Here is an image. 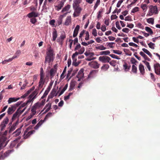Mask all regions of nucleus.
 I'll list each match as a JSON object with an SVG mask.
<instances>
[{"mask_svg":"<svg viewBox=\"0 0 160 160\" xmlns=\"http://www.w3.org/2000/svg\"><path fill=\"white\" fill-rule=\"evenodd\" d=\"M8 132V130H5L2 134L0 132V150L4 148L7 145L8 140L6 136Z\"/></svg>","mask_w":160,"mask_h":160,"instance_id":"f257e3e1","label":"nucleus"},{"mask_svg":"<svg viewBox=\"0 0 160 160\" xmlns=\"http://www.w3.org/2000/svg\"><path fill=\"white\" fill-rule=\"evenodd\" d=\"M53 50L51 47L50 46L46 52L44 63H46L47 62L50 63L51 62L53 61Z\"/></svg>","mask_w":160,"mask_h":160,"instance_id":"f03ea898","label":"nucleus"},{"mask_svg":"<svg viewBox=\"0 0 160 160\" xmlns=\"http://www.w3.org/2000/svg\"><path fill=\"white\" fill-rule=\"evenodd\" d=\"M45 73L43 71V68H41L40 72V80L39 82L38 87L42 88L44 84L45 80H44Z\"/></svg>","mask_w":160,"mask_h":160,"instance_id":"7ed1b4c3","label":"nucleus"},{"mask_svg":"<svg viewBox=\"0 0 160 160\" xmlns=\"http://www.w3.org/2000/svg\"><path fill=\"white\" fill-rule=\"evenodd\" d=\"M149 10L147 16H151L153 14H157L158 13V8L156 6L151 5L149 7Z\"/></svg>","mask_w":160,"mask_h":160,"instance_id":"20e7f679","label":"nucleus"},{"mask_svg":"<svg viewBox=\"0 0 160 160\" xmlns=\"http://www.w3.org/2000/svg\"><path fill=\"white\" fill-rule=\"evenodd\" d=\"M41 107V106L39 103V102H37L34 104L32 108L31 111L32 114V115H30V117L29 118H32L36 114V110L37 109H39Z\"/></svg>","mask_w":160,"mask_h":160,"instance_id":"39448f33","label":"nucleus"},{"mask_svg":"<svg viewBox=\"0 0 160 160\" xmlns=\"http://www.w3.org/2000/svg\"><path fill=\"white\" fill-rule=\"evenodd\" d=\"M8 122L9 118L8 117H6L5 118L3 119L0 124V129L1 131L5 129Z\"/></svg>","mask_w":160,"mask_h":160,"instance_id":"423d86ee","label":"nucleus"},{"mask_svg":"<svg viewBox=\"0 0 160 160\" xmlns=\"http://www.w3.org/2000/svg\"><path fill=\"white\" fill-rule=\"evenodd\" d=\"M74 10V12L73 14V17H76L79 16L82 10L80 7L73 8Z\"/></svg>","mask_w":160,"mask_h":160,"instance_id":"0eeeda50","label":"nucleus"},{"mask_svg":"<svg viewBox=\"0 0 160 160\" xmlns=\"http://www.w3.org/2000/svg\"><path fill=\"white\" fill-rule=\"evenodd\" d=\"M13 151V150H8L4 153H1L0 154V159H4L8 157Z\"/></svg>","mask_w":160,"mask_h":160,"instance_id":"6e6552de","label":"nucleus"},{"mask_svg":"<svg viewBox=\"0 0 160 160\" xmlns=\"http://www.w3.org/2000/svg\"><path fill=\"white\" fill-rule=\"evenodd\" d=\"M98 60L102 63H106L109 62L111 60L110 57L107 56H100Z\"/></svg>","mask_w":160,"mask_h":160,"instance_id":"1a4fd4ad","label":"nucleus"},{"mask_svg":"<svg viewBox=\"0 0 160 160\" xmlns=\"http://www.w3.org/2000/svg\"><path fill=\"white\" fill-rule=\"evenodd\" d=\"M88 65L93 68L98 69L99 67L100 64H99L97 61H94L89 62Z\"/></svg>","mask_w":160,"mask_h":160,"instance_id":"9d476101","label":"nucleus"},{"mask_svg":"<svg viewBox=\"0 0 160 160\" xmlns=\"http://www.w3.org/2000/svg\"><path fill=\"white\" fill-rule=\"evenodd\" d=\"M35 132L34 130H32L28 132V130L26 129L24 131L23 134L24 138L27 139L31 135Z\"/></svg>","mask_w":160,"mask_h":160,"instance_id":"9b49d317","label":"nucleus"},{"mask_svg":"<svg viewBox=\"0 0 160 160\" xmlns=\"http://www.w3.org/2000/svg\"><path fill=\"white\" fill-rule=\"evenodd\" d=\"M16 106L15 105H12L9 107L7 113L9 115L12 114L16 110Z\"/></svg>","mask_w":160,"mask_h":160,"instance_id":"f8f14e48","label":"nucleus"},{"mask_svg":"<svg viewBox=\"0 0 160 160\" xmlns=\"http://www.w3.org/2000/svg\"><path fill=\"white\" fill-rule=\"evenodd\" d=\"M39 14L37 12L32 11L31 12L28 14L27 15V16L29 18H31L33 17L36 18L38 16Z\"/></svg>","mask_w":160,"mask_h":160,"instance_id":"ddd939ff","label":"nucleus"},{"mask_svg":"<svg viewBox=\"0 0 160 160\" xmlns=\"http://www.w3.org/2000/svg\"><path fill=\"white\" fill-rule=\"evenodd\" d=\"M51 104L52 103L51 102H49L48 104H47L44 107V108L43 110H42L41 111V112H42L44 111V110L46 108V109L45 110V112L43 113H45L47 112H48V111H49V110L51 108Z\"/></svg>","mask_w":160,"mask_h":160,"instance_id":"4468645a","label":"nucleus"},{"mask_svg":"<svg viewBox=\"0 0 160 160\" xmlns=\"http://www.w3.org/2000/svg\"><path fill=\"white\" fill-rule=\"evenodd\" d=\"M23 126H21L20 128L17 129L16 131L14 132L12 134L13 136L17 137L21 133V130Z\"/></svg>","mask_w":160,"mask_h":160,"instance_id":"2eb2a0df","label":"nucleus"},{"mask_svg":"<svg viewBox=\"0 0 160 160\" xmlns=\"http://www.w3.org/2000/svg\"><path fill=\"white\" fill-rule=\"evenodd\" d=\"M20 108H18L16 112L13 114L12 118V121L14 120L17 117H18L20 115H19V109Z\"/></svg>","mask_w":160,"mask_h":160,"instance_id":"dca6fc26","label":"nucleus"},{"mask_svg":"<svg viewBox=\"0 0 160 160\" xmlns=\"http://www.w3.org/2000/svg\"><path fill=\"white\" fill-rule=\"evenodd\" d=\"M80 27L79 25H77L74 31L73 36L74 38L76 37L78 34V31Z\"/></svg>","mask_w":160,"mask_h":160,"instance_id":"f3484780","label":"nucleus"},{"mask_svg":"<svg viewBox=\"0 0 160 160\" xmlns=\"http://www.w3.org/2000/svg\"><path fill=\"white\" fill-rule=\"evenodd\" d=\"M71 22V16H68L66 18L64 22V24L66 26L69 25Z\"/></svg>","mask_w":160,"mask_h":160,"instance_id":"a211bd4d","label":"nucleus"},{"mask_svg":"<svg viewBox=\"0 0 160 160\" xmlns=\"http://www.w3.org/2000/svg\"><path fill=\"white\" fill-rule=\"evenodd\" d=\"M81 3L80 0H74L72 4L73 8L80 7L79 4Z\"/></svg>","mask_w":160,"mask_h":160,"instance_id":"6ab92c4d","label":"nucleus"},{"mask_svg":"<svg viewBox=\"0 0 160 160\" xmlns=\"http://www.w3.org/2000/svg\"><path fill=\"white\" fill-rule=\"evenodd\" d=\"M20 99V98H9L8 100V104H10L12 102H15Z\"/></svg>","mask_w":160,"mask_h":160,"instance_id":"aec40b11","label":"nucleus"},{"mask_svg":"<svg viewBox=\"0 0 160 160\" xmlns=\"http://www.w3.org/2000/svg\"><path fill=\"white\" fill-rule=\"evenodd\" d=\"M139 70L142 75H144L145 73V69L144 66L142 64L139 65Z\"/></svg>","mask_w":160,"mask_h":160,"instance_id":"412c9836","label":"nucleus"},{"mask_svg":"<svg viewBox=\"0 0 160 160\" xmlns=\"http://www.w3.org/2000/svg\"><path fill=\"white\" fill-rule=\"evenodd\" d=\"M38 90L36 89L29 96L31 98L32 97V99H34L36 98V95L38 93Z\"/></svg>","mask_w":160,"mask_h":160,"instance_id":"4be33fe9","label":"nucleus"},{"mask_svg":"<svg viewBox=\"0 0 160 160\" xmlns=\"http://www.w3.org/2000/svg\"><path fill=\"white\" fill-rule=\"evenodd\" d=\"M52 40L54 41L56 40V39L58 36L57 32L56 30L55 29H54V31L52 32Z\"/></svg>","mask_w":160,"mask_h":160,"instance_id":"5701e85b","label":"nucleus"},{"mask_svg":"<svg viewBox=\"0 0 160 160\" xmlns=\"http://www.w3.org/2000/svg\"><path fill=\"white\" fill-rule=\"evenodd\" d=\"M17 141V140L16 139L12 141L9 146V148H12L15 147L18 143Z\"/></svg>","mask_w":160,"mask_h":160,"instance_id":"b1692460","label":"nucleus"},{"mask_svg":"<svg viewBox=\"0 0 160 160\" xmlns=\"http://www.w3.org/2000/svg\"><path fill=\"white\" fill-rule=\"evenodd\" d=\"M64 4V2L63 1H61L60 3L59 4L58 6H56V8H57V10L59 11L63 7Z\"/></svg>","mask_w":160,"mask_h":160,"instance_id":"393cba45","label":"nucleus"},{"mask_svg":"<svg viewBox=\"0 0 160 160\" xmlns=\"http://www.w3.org/2000/svg\"><path fill=\"white\" fill-rule=\"evenodd\" d=\"M71 8L70 5L68 4L63 8L61 11L62 12H68Z\"/></svg>","mask_w":160,"mask_h":160,"instance_id":"a878e982","label":"nucleus"},{"mask_svg":"<svg viewBox=\"0 0 160 160\" xmlns=\"http://www.w3.org/2000/svg\"><path fill=\"white\" fill-rule=\"evenodd\" d=\"M44 120H41L34 127V128L36 129H38V128L44 122Z\"/></svg>","mask_w":160,"mask_h":160,"instance_id":"bb28decb","label":"nucleus"},{"mask_svg":"<svg viewBox=\"0 0 160 160\" xmlns=\"http://www.w3.org/2000/svg\"><path fill=\"white\" fill-rule=\"evenodd\" d=\"M17 123H13L12 126L11 127V128H10L9 131V133H11L13 131H14L16 128V126L17 125Z\"/></svg>","mask_w":160,"mask_h":160,"instance_id":"cd10ccee","label":"nucleus"},{"mask_svg":"<svg viewBox=\"0 0 160 160\" xmlns=\"http://www.w3.org/2000/svg\"><path fill=\"white\" fill-rule=\"evenodd\" d=\"M84 75L83 71L82 70H80L78 72V74L77 75V77L78 78H82Z\"/></svg>","mask_w":160,"mask_h":160,"instance_id":"c85d7f7f","label":"nucleus"},{"mask_svg":"<svg viewBox=\"0 0 160 160\" xmlns=\"http://www.w3.org/2000/svg\"><path fill=\"white\" fill-rule=\"evenodd\" d=\"M68 87V84H66L62 89L61 90V91L60 92V93H59L58 96H60L61 95H62L64 92L67 89V88Z\"/></svg>","mask_w":160,"mask_h":160,"instance_id":"c756f323","label":"nucleus"},{"mask_svg":"<svg viewBox=\"0 0 160 160\" xmlns=\"http://www.w3.org/2000/svg\"><path fill=\"white\" fill-rule=\"evenodd\" d=\"M109 68V66L108 64H104L101 67V69L104 71L107 70Z\"/></svg>","mask_w":160,"mask_h":160,"instance_id":"7c9ffc66","label":"nucleus"},{"mask_svg":"<svg viewBox=\"0 0 160 160\" xmlns=\"http://www.w3.org/2000/svg\"><path fill=\"white\" fill-rule=\"evenodd\" d=\"M142 50L146 54H148L150 57L151 58L152 57V55L151 53L147 49L143 48L142 49Z\"/></svg>","mask_w":160,"mask_h":160,"instance_id":"2f4dec72","label":"nucleus"},{"mask_svg":"<svg viewBox=\"0 0 160 160\" xmlns=\"http://www.w3.org/2000/svg\"><path fill=\"white\" fill-rule=\"evenodd\" d=\"M145 30L148 32H149L151 35L153 34V32L152 29L148 27H145Z\"/></svg>","mask_w":160,"mask_h":160,"instance_id":"473e14b6","label":"nucleus"},{"mask_svg":"<svg viewBox=\"0 0 160 160\" xmlns=\"http://www.w3.org/2000/svg\"><path fill=\"white\" fill-rule=\"evenodd\" d=\"M110 52L108 51H103L101 52H100V54L101 55H109L110 53Z\"/></svg>","mask_w":160,"mask_h":160,"instance_id":"72a5a7b5","label":"nucleus"},{"mask_svg":"<svg viewBox=\"0 0 160 160\" xmlns=\"http://www.w3.org/2000/svg\"><path fill=\"white\" fill-rule=\"evenodd\" d=\"M56 72V70L52 68L50 71V76L53 77L54 75L55 72Z\"/></svg>","mask_w":160,"mask_h":160,"instance_id":"f704fd0d","label":"nucleus"},{"mask_svg":"<svg viewBox=\"0 0 160 160\" xmlns=\"http://www.w3.org/2000/svg\"><path fill=\"white\" fill-rule=\"evenodd\" d=\"M147 22L149 23L153 24L154 22V19L152 18H150L147 19Z\"/></svg>","mask_w":160,"mask_h":160,"instance_id":"c9c22d12","label":"nucleus"},{"mask_svg":"<svg viewBox=\"0 0 160 160\" xmlns=\"http://www.w3.org/2000/svg\"><path fill=\"white\" fill-rule=\"evenodd\" d=\"M141 8L142 9L143 11H146L148 7L146 4H142L141 5Z\"/></svg>","mask_w":160,"mask_h":160,"instance_id":"e433bc0d","label":"nucleus"},{"mask_svg":"<svg viewBox=\"0 0 160 160\" xmlns=\"http://www.w3.org/2000/svg\"><path fill=\"white\" fill-rule=\"evenodd\" d=\"M72 60H73V62H72V65L73 66H74L75 67H77L79 65V63H78L77 62V59H73Z\"/></svg>","mask_w":160,"mask_h":160,"instance_id":"4c0bfd02","label":"nucleus"},{"mask_svg":"<svg viewBox=\"0 0 160 160\" xmlns=\"http://www.w3.org/2000/svg\"><path fill=\"white\" fill-rule=\"evenodd\" d=\"M137 67L134 65H132V72L134 73H136L137 72Z\"/></svg>","mask_w":160,"mask_h":160,"instance_id":"58836bf2","label":"nucleus"},{"mask_svg":"<svg viewBox=\"0 0 160 160\" xmlns=\"http://www.w3.org/2000/svg\"><path fill=\"white\" fill-rule=\"evenodd\" d=\"M96 48L97 49H99L101 50H104L106 49V48L103 45H102L99 46H98V47H96Z\"/></svg>","mask_w":160,"mask_h":160,"instance_id":"ea45409f","label":"nucleus"},{"mask_svg":"<svg viewBox=\"0 0 160 160\" xmlns=\"http://www.w3.org/2000/svg\"><path fill=\"white\" fill-rule=\"evenodd\" d=\"M154 70L160 68V64L158 63H157L154 65Z\"/></svg>","mask_w":160,"mask_h":160,"instance_id":"a19ab883","label":"nucleus"},{"mask_svg":"<svg viewBox=\"0 0 160 160\" xmlns=\"http://www.w3.org/2000/svg\"><path fill=\"white\" fill-rule=\"evenodd\" d=\"M66 68H67V67H65L64 69V70H63V71L62 74L61 75L60 78H61L62 79H63L65 77V76H64L63 75H64V74H65V72H66Z\"/></svg>","mask_w":160,"mask_h":160,"instance_id":"79ce46f5","label":"nucleus"},{"mask_svg":"<svg viewBox=\"0 0 160 160\" xmlns=\"http://www.w3.org/2000/svg\"><path fill=\"white\" fill-rule=\"evenodd\" d=\"M80 49L79 50L78 52V53L79 54H82L83 53L84 51H85V48L83 47H81Z\"/></svg>","mask_w":160,"mask_h":160,"instance_id":"37998d69","label":"nucleus"},{"mask_svg":"<svg viewBox=\"0 0 160 160\" xmlns=\"http://www.w3.org/2000/svg\"><path fill=\"white\" fill-rule=\"evenodd\" d=\"M84 54L86 56H88L89 55H90L91 56H93L94 55V53L93 52H86L84 53Z\"/></svg>","mask_w":160,"mask_h":160,"instance_id":"c03bdc74","label":"nucleus"},{"mask_svg":"<svg viewBox=\"0 0 160 160\" xmlns=\"http://www.w3.org/2000/svg\"><path fill=\"white\" fill-rule=\"evenodd\" d=\"M85 34V39L86 41L88 40L89 39L90 36L89 32L88 31L86 32Z\"/></svg>","mask_w":160,"mask_h":160,"instance_id":"a18cd8bd","label":"nucleus"},{"mask_svg":"<svg viewBox=\"0 0 160 160\" xmlns=\"http://www.w3.org/2000/svg\"><path fill=\"white\" fill-rule=\"evenodd\" d=\"M103 12L102 9H100L98 12V15L97 16V18H99L102 17L101 14Z\"/></svg>","mask_w":160,"mask_h":160,"instance_id":"49530a36","label":"nucleus"},{"mask_svg":"<svg viewBox=\"0 0 160 160\" xmlns=\"http://www.w3.org/2000/svg\"><path fill=\"white\" fill-rule=\"evenodd\" d=\"M100 2V0H97L96 2L94 7V10L96 9L98 6L99 5Z\"/></svg>","mask_w":160,"mask_h":160,"instance_id":"de8ad7c7","label":"nucleus"},{"mask_svg":"<svg viewBox=\"0 0 160 160\" xmlns=\"http://www.w3.org/2000/svg\"><path fill=\"white\" fill-rule=\"evenodd\" d=\"M62 19L63 18H61V17H60V16L59 17L58 20L57 21V23L58 25H59L62 23Z\"/></svg>","mask_w":160,"mask_h":160,"instance_id":"09e8293b","label":"nucleus"},{"mask_svg":"<svg viewBox=\"0 0 160 160\" xmlns=\"http://www.w3.org/2000/svg\"><path fill=\"white\" fill-rule=\"evenodd\" d=\"M123 67L125 70H128L130 69L131 66H128L127 64L126 63H125L123 65Z\"/></svg>","mask_w":160,"mask_h":160,"instance_id":"8fccbe9b","label":"nucleus"},{"mask_svg":"<svg viewBox=\"0 0 160 160\" xmlns=\"http://www.w3.org/2000/svg\"><path fill=\"white\" fill-rule=\"evenodd\" d=\"M130 62L132 63L135 64V65H136V63L138 62L133 57L131 58Z\"/></svg>","mask_w":160,"mask_h":160,"instance_id":"3c124183","label":"nucleus"},{"mask_svg":"<svg viewBox=\"0 0 160 160\" xmlns=\"http://www.w3.org/2000/svg\"><path fill=\"white\" fill-rule=\"evenodd\" d=\"M89 57L87 58H86V60L88 61H91L92 60H93L95 59V58H94L93 56H91L90 55H89Z\"/></svg>","mask_w":160,"mask_h":160,"instance_id":"603ef678","label":"nucleus"},{"mask_svg":"<svg viewBox=\"0 0 160 160\" xmlns=\"http://www.w3.org/2000/svg\"><path fill=\"white\" fill-rule=\"evenodd\" d=\"M52 113L51 112H48L46 115L44 119V120H45L48 118L51 117L52 116Z\"/></svg>","mask_w":160,"mask_h":160,"instance_id":"864d4df0","label":"nucleus"},{"mask_svg":"<svg viewBox=\"0 0 160 160\" xmlns=\"http://www.w3.org/2000/svg\"><path fill=\"white\" fill-rule=\"evenodd\" d=\"M139 8L138 7H136L133 8L131 12L134 13L139 11Z\"/></svg>","mask_w":160,"mask_h":160,"instance_id":"5fc2aeb1","label":"nucleus"},{"mask_svg":"<svg viewBox=\"0 0 160 160\" xmlns=\"http://www.w3.org/2000/svg\"><path fill=\"white\" fill-rule=\"evenodd\" d=\"M110 65H112L113 67H115L116 65V62L114 60H112V61L109 62H108Z\"/></svg>","mask_w":160,"mask_h":160,"instance_id":"6e6d98bb","label":"nucleus"},{"mask_svg":"<svg viewBox=\"0 0 160 160\" xmlns=\"http://www.w3.org/2000/svg\"><path fill=\"white\" fill-rule=\"evenodd\" d=\"M148 45L149 47L152 49H154V48L153 47V46L155 45V44L153 43L152 42H150L148 44Z\"/></svg>","mask_w":160,"mask_h":160,"instance_id":"4d7b16f0","label":"nucleus"},{"mask_svg":"<svg viewBox=\"0 0 160 160\" xmlns=\"http://www.w3.org/2000/svg\"><path fill=\"white\" fill-rule=\"evenodd\" d=\"M72 71V68H70V69L68 71V73L67 75V78H68L70 76L71 72Z\"/></svg>","mask_w":160,"mask_h":160,"instance_id":"13d9d810","label":"nucleus"},{"mask_svg":"<svg viewBox=\"0 0 160 160\" xmlns=\"http://www.w3.org/2000/svg\"><path fill=\"white\" fill-rule=\"evenodd\" d=\"M145 59L148 57V56L143 52L141 51L139 53Z\"/></svg>","mask_w":160,"mask_h":160,"instance_id":"bf43d9fd","label":"nucleus"},{"mask_svg":"<svg viewBox=\"0 0 160 160\" xmlns=\"http://www.w3.org/2000/svg\"><path fill=\"white\" fill-rule=\"evenodd\" d=\"M37 22V19L35 18H32L30 19V22L33 24H35Z\"/></svg>","mask_w":160,"mask_h":160,"instance_id":"052dcab7","label":"nucleus"},{"mask_svg":"<svg viewBox=\"0 0 160 160\" xmlns=\"http://www.w3.org/2000/svg\"><path fill=\"white\" fill-rule=\"evenodd\" d=\"M48 93H49V92H48V91H47L46 90L45 91V92H44L43 96L41 98L43 99V98H45L46 97V96L48 94Z\"/></svg>","mask_w":160,"mask_h":160,"instance_id":"680f3d73","label":"nucleus"},{"mask_svg":"<svg viewBox=\"0 0 160 160\" xmlns=\"http://www.w3.org/2000/svg\"><path fill=\"white\" fill-rule=\"evenodd\" d=\"M92 34L94 37L97 36V31L96 29L94 28L92 30Z\"/></svg>","mask_w":160,"mask_h":160,"instance_id":"e2e57ef3","label":"nucleus"},{"mask_svg":"<svg viewBox=\"0 0 160 160\" xmlns=\"http://www.w3.org/2000/svg\"><path fill=\"white\" fill-rule=\"evenodd\" d=\"M78 54H79L78 53V52H76L74 53L73 54L72 56V59L73 60L75 59H77L76 58H75V57L77 56L78 55Z\"/></svg>","mask_w":160,"mask_h":160,"instance_id":"0e129e2a","label":"nucleus"},{"mask_svg":"<svg viewBox=\"0 0 160 160\" xmlns=\"http://www.w3.org/2000/svg\"><path fill=\"white\" fill-rule=\"evenodd\" d=\"M81 48V46L80 44L79 43H78V44H77L76 46L75 47L74 49V50L76 51L77 50H79L80 48Z\"/></svg>","mask_w":160,"mask_h":160,"instance_id":"69168bd1","label":"nucleus"},{"mask_svg":"<svg viewBox=\"0 0 160 160\" xmlns=\"http://www.w3.org/2000/svg\"><path fill=\"white\" fill-rule=\"evenodd\" d=\"M66 36L65 34L64 33L61 34L59 38H60V39L63 41L64 39L66 38Z\"/></svg>","mask_w":160,"mask_h":160,"instance_id":"338daca9","label":"nucleus"},{"mask_svg":"<svg viewBox=\"0 0 160 160\" xmlns=\"http://www.w3.org/2000/svg\"><path fill=\"white\" fill-rule=\"evenodd\" d=\"M124 20L126 21H132L131 17L130 16H128L125 18Z\"/></svg>","mask_w":160,"mask_h":160,"instance_id":"774afa93","label":"nucleus"}]
</instances>
